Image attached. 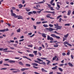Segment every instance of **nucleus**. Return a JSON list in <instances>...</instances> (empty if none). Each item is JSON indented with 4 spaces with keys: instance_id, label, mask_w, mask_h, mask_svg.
I'll use <instances>...</instances> for the list:
<instances>
[{
    "instance_id": "nucleus-53",
    "label": "nucleus",
    "mask_w": 74,
    "mask_h": 74,
    "mask_svg": "<svg viewBox=\"0 0 74 74\" xmlns=\"http://www.w3.org/2000/svg\"><path fill=\"white\" fill-rule=\"evenodd\" d=\"M7 25L10 27L11 26V24H10V23H7Z\"/></svg>"
},
{
    "instance_id": "nucleus-52",
    "label": "nucleus",
    "mask_w": 74,
    "mask_h": 74,
    "mask_svg": "<svg viewBox=\"0 0 74 74\" xmlns=\"http://www.w3.org/2000/svg\"><path fill=\"white\" fill-rule=\"evenodd\" d=\"M33 26L34 28V29H36V27H37V26H36L34 25H33Z\"/></svg>"
},
{
    "instance_id": "nucleus-14",
    "label": "nucleus",
    "mask_w": 74,
    "mask_h": 74,
    "mask_svg": "<svg viewBox=\"0 0 74 74\" xmlns=\"http://www.w3.org/2000/svg\"><path fill=\"white\" fill-rule=\"evenodd\" d=\"M33 53H34L35 55H37V51H34Z\"/></svg>"
},
{
    "instance_id": "nucleus-13",
    "label": "nucleus",
    "mask_w": 74,
    "mask_h": 74,
    "mask_svg": "<svg viewBox=\"0 0 74 74\" xmlns=\"http://www.w3.org/2000/svg\"><path fill=\"white\" fill-rule=\"evenodd\" d=\"M46 35L47 34H45L42 33V36L44 38H46L47 37V36H46Z\"/></svg>"
},
{
    "instance_id": "nucleus-26",
    "label": "nucleus",
    "mask_w": 74,
    "mask_h": 74,
    "mask_svg": "<svg viewBox=\"0 0 74 74\" xmlns=\"http://www.w3.org/2000/svg\"><path fill=\"white\" fill-rule=\"evenodd\" d=\"M44 2H45V1L44 0V1H43L39 2L38 3H39V4H42V3H44Z\"/></svg>"
},
{
    "instance_id": "nucleus-34",
    "label": "nucleus",
    "mask_w": 74,
    "mask_h": 74,
    "mask_svg": "<svg viewBox=\"0 0 74 74\" xmlns=\"http://www.w3.org/2000/svg\"><path fill=\"white\" fill-rule=\"evenodd\" d=\"M62 16L61 15L58 16L57 18V19H58L59 18H60V17H62Z\"/></svg>"
},
{
    "instance_id": "nucleus-55",
    "label": "nucleus",
    "mask_w": 74,
    "mask_h": 74,
    "mask_svg": "<svg viewBox=\"0 0 74 74\" xmlns=\"http://www.w3.org/2000/svg\"><path fill=\"white\" fill-rule=\"evenodd\" d=\"M62 20V19L61 18H60L59 19V22H61V21Z\"/></svg>"
},
{
    "instance_id": "nucleus-17",
    "label": "nucleus",
    "mask_w": 74,
    "mask_h": 74,
    "mask_svg": "<svg viewBox=\"0 0 74 74\" xmlns=\"http://www.w3.org/2000/svg\"><path fill=\"white\" fill-rule=\"evenodd\" d=\"M57 67H58L57 66H56L55 67L52 68V70H56V69H57Z\"/></svg>"
},
{
    "instance_id": "nucleus-61",
    "label": "nucleus",
    "mask_w": 74,
    "mask_h": 74,
    "mask_svg": "<svg viewBox=\"0 0 74 74\" xmlns=\"http://www.w3.org/2000/svg\"><path fill=\"white\" fill-rule=\"evenodd\" d=\"M64 66V64H60L59 65V66H60V67H62V66Z\"/></svg>"
},
{
    "instance_id": "nucleus-45",
    "label": "nucleus",
    "mask_w": 74,
    "mask_h": 74,
    "mask_svg": "<svg viewBox=\"0 0 74 74\" xmlns=\"http://www.w3.org/2000/svg\"><path fill=\"white\" fill-rule=\"evenodd\" d=\"M40 59H43V60H45L47 59V58H40Z\"/></svg>"
},
{
    "instance_id": "nucleus-18",
    "label": "nucleus",
    "mask_w": 74,
    "mask_h": 74,
    "mask_svg": "<svg viewBox=\"0 0 74 74\" xmlns=\"http://www.w3.org/2000/svg\"><path fill=\"white\" fill-rule=\"evenodd\" d=\"M18 6L19 7V8H22V7H23V5H22L21 4H19Z\"/></svg>"
},
{
    "instance_id": "nucleus-10",
    "label": "nucleus",
    "mask_w": 74,
    "mask_h": 74,
    "mask_svg": "<svg viewBox=\"0 0 74 74\" xmlns=\"http://www.w3.org/2000/svg\"><path fill=\"white\" fill-rule=\"evenodd\" d=\"M25 70H29V69L28 68H23V69H21V71H25Z\"/></svg>"
},
{
    "instance_id": "nucleus-43",
    "label": "nucleus",
    "mask_w": 74,
    "mask_h": 74,
    "mask_svg": "<svg viewBox=\"0 0 74 74\" xmlns=\"http://www.w3.org/2000/svg\"><path fill=\"white\" fill-rule=\"evenodd\" d=\"M41 23V22H36V24L37 25H40V23Z\"/></svg>"
},
{
    "instance_id": "nucleus-42",
    "label": "nucleus",
    "mask_w": 74,
    "mask_h": 74,
    "mask_svg": "<svg viewBox=\"0 0 74 74\" xmlns=\"http://www.w3.org/2000/svg\"><path fill=\"white\" fill-rule=\"evenodd\" d=\"M3 65H4V66H9V64H6V63H4L3 64Z\"/></svg>"
},
{
    "instance_id": "nucleus-15",
    "label": "nucleus",
    "mask_w": 74,
    "mask_h": 74,
    "mask_svg": "<svg viewBox=\"0 0 74 74\" xmlns=\"http://www.w3.org/2000/svg\"><path fill=\"white\" fill-rule=\"evenodd\" d=\"M39 63V64H43V65H44L45 66V65H46V64L44 62H43L42 63L39 62V63Z\"/></svg>"
},
{
    "instance_id": "nucleus-64",
    "label": "nucleus",
    "mask_w": 74,
    "mask_h": 74,
    "mask_svg": "<svg viewBox=\"0 0 74 74\" xmlns=\"http://www.w3.org/2000/svg\"><path fill=\"white\" fill-rule=\"evenodd\" d=\"M54 26L57 27L58 25V24L57 23L56 24H54Z\"/></svg>"
},
{
    "instance_id": "nucleus-41",
    "label": "nucleus",
    "mask_w": 74,
    "mask_h": 74,
    "mask_svg": "<svg viewBox=\"0 0 74 74\" xmlns=\"http://www.w3.org/2000/svg\"><path fill=\"white\" fill-rule=\"evenodd\" d=\"M36 8H38V7H40V4H38V5H36Z\"/></svg>"
},
{
    "instance_id": "nucleus-57",
    "label": "nucleus",
    "mask_w": 74,
    "mask_h": 74,
    "mask_svg": "<svg viewBox=\"0 0 74 74\" xmlns=\"http://www.w3.org/2000/svg\"><path fill=\"white\" fill-rule=\"evenodd\" d=\"M38 54H39V55L40 56H41V53H40V52H38Z\"/></svg>"
},
{
    "instance_id": "nucleus-2",
    "label": "nucleus",
    "mask_w": 74,
    "mask_h": 74,
    "mask_svg": "<svg viewBox=\"0 0 74 74\" xmlns=\"http://www.w3.org/2000/svg\"><path fill=\"white\" fill-rule=\"evenodd\" d=\"M47 40H50V41H53V38L52 37H50L49 35L47 36Z\"/></svg>"
},
{
    "instance_id": "nucleus-16",
    "label": "nucleus",
    "mask_w": 74,
    "mask_h": 74,
    "mask_svg": "<svg viewBox=\"0 0 74 74\" xmlns=\"http://www.w3.org/2000/svg\"><path fill=\"white\" fill-rule=\"evenodd\" d=\"M19 64L21 66H23V63L22 62L20 61L18 62Z\"/></svg>"
},
{
    "instance_id": "nucleus-21",
    "label": "nucleus",
    "mask_w": 74,
    "mask_h": 74,
    "mask_svg": "<svg viewBox=\"0 0 74 74\" xmlns=\"http://www.w3.org/2000/svg\"><path fill=\"white\" fill-rule=\"evenodd\" d=\"M28 15H30L31 14H33L32 12H30L28 13Z\"/></svg>"
},
{
    "instance_id": "nucleus-1",
    "label": "nucleus",
    "mask_w": 74,
    "mask_h": 74,
    "mask_svg": "<svg viewBox=\"0 0 74 74\" xmlns=\"http://www.w3.org/2000/svg\"><path fill=\"white\" fill-rule=\"evenodd\" d=\"M51 36L54 37V38H56L57 39H60V36H56V35L55 34H51L50 35Z\"/></svg>"
},
{
    "instance_id": "nucleus-28",
    "label": "nucleus",
    "mask_w": 74,
    "mask_h": 74,
    "mask_svg": "<svg viewBox=\"0 0 74 74\" xmlns=\"http://www.w3.org/2000/svg\"><path fill=\"white\" fill-rule=\"evenodd\" d=\"M43 26H44V27H48V26L47 25H45V24H44L43 25Z\"/></svg>"
},
{
    "instance_id": "nucleus-38",
    "label": "nucleus",
    "mask_w": 74,
    "mask_h": 74,
    "mask_svg": "<svg viewBox=\"0 0 74 74\" xmlns=\"http://www.w3.org/2000/svg\"><path fill=\"white\" fill-rule=\"evenodd\" d=\"M46 4H47V5L49 7V8L51 7V4H49L48 3H47Z\"/></svg>"
},
{
    "instance_id": "nucleus-11",
    "label": "nucleus",
    "mask_w": 74,
    "mask_h": 74,
    "mask_svg": "<svg viewBox=\"0 0 74 74\" xmlns=\"http://www.w3.org/2000/svg\"><path fill=\"white\" fill-rule=\"evenodd\" d=\"M71 12V11L70 10H68V12L67 15H70Z\"/></svg>"
},
{
    "instance_id": "nucleus-19",
    "label": "nucleus",
    "mask_w": 74,
    "mask_h": 74,
    "mask_svg": "<svg viewBox=\"0 0 74 74\" xmlns=\"http://www.w3.org/2000/svg\"><path fill=\"white\" fill-rule=\"evenodd\" d=\"M69 34H68L66 35H64V37H65V38H67V37H68V36H69Z\"/></svg>"
},
{
    "instance_id": "nucleus-8",
    "label": "nucleus",
    "mask_w": 74,
    "mask_h": 74,
    "mask_svg": "<svg viewBox=\"0 0 74 74\" xmlns=\"http://www.w3.org/2000/svg\"><path fill=\"white\" fill-rule=\"evenodd\" d=\"M32 64L34 66H38V64L35 63H32Z\"/></svg>"
},
{
    "instance_id": "nucleus-46",
    "label": "nucleus",
    "mask_w": 74,
    "mask_h": 74,
    "mask_svg": "<svg viewBox=\"0 0 74 74\" xmlns=\"http://www.w3.org/2000/svg\"><path fill=\"white\" fill-rule=\"evenodd\" d=\"M53 33H56V34H60L57 32L56 31H55L53 32Z\"/></svg>"
},
{
    "instance_id": "nucleus-36",
    "label": "nucleus",
    "mask_w": 74,
    "mask_h": 74,
    "mask_svg": "<svg viewBox=\"0 0 74 74\" xmlns=\"http://www.w3.org/2000/svg\"><path fill=\"white\" fill-rule=\"evenodd\" d=\"M41 49H42V47H40L38 49V51H41Z\"/></svg>"
},
{
    "instance_id": "nucleus-25",
    "label": "nucleus",
    "mask_w": 74,
    "mask_h": 74,
    "mask_svg": "<svg viewBox=\"0 0 74 74\" xmlns=\"http://www.w3.org/2000/svg\"><path fill=\"white\" fill-rule=\"evenodd\" d=\"M37 60L39 61V62H43V60H41L40 58H37Z\"/></svg>"
},
{
    "instance_id": "nucleus-27",
    "label": "nucleus",
    "mask_w": 74,
    "mask_h": 74,
    "mask_svg": "<svg viewBox=\"0 0 74 74\" xmlns=\"http://www.w3.org/2000/svg\"><path fill=\"white\" fill-rule=\"evenodd\" d=\"M50 10L51 11H55V10L53 9V7H51L50 8Z\"/></svg>"
},
{
    "instance_id": "nucleus-63",
    "label": "nucleus",
    "mask_w": 74,
    "mask_h": 74,
    "mask_svg": "<svg viewBox=\"0 0 74 74\" xmlns=\"http://www.w3.org/2000/svg\"><path fill=\"white\" fill-rule=\"evenodd\" d=\"M13 46H14L15 47H17V45L16 44H14L13 45Z\"/></svg>"
},
{
    "instance_id": "nucleus-58",
    "label": "nucleus",
    "mask_w": 74,
    "mask_h": 74,
    "mask_svg": "<svg viewBox=\"0 0 74 74\" xmlns=\"http://www.w3.org/2000/svg\"><path fill=\"white\" fill-rule=\"evenodd\" d=\"M33 67H34V69H38V67H37L35 66H33Z\"/></svg>"
},
{
    "instance_id": "nucleus-30",
    "label": "nucleus",
    "mask_w": 74,
    "mask_h": 74,
    "mask_svg": "<svg viewBox=\"0 0 74 74\" xmlns=\"http://www.w3.org/2000/svg\"><path fill=\"white\" fill-rule=\"evenodd\" d=\"M58 70H60L61 72H62V71H63V70H62V69L60 68H59Z\"/></svg>"
},
{
    "instance_id": "nucleus-12",
    "label": "nucleus",
    "mask_w": 74,
    "mask_h": 74,
    "mask_svg": "<svg viewBox=\"0 0 74 74\" xmlns=\"http://www.w3.org/2000/svg\"><path fill=\"white\" fill-rule=\"evenodd\" d=\"M68 64L69 66H70V67H73V65L70 62H68Z\"/></svg>"
},
{
    "instance_id": "nucleus-31",
    "label": "nucleus",
    "mask_w": 74,
    "mask_h": 74,
    "mask_svg": "<svg viewBox=\"0 0 74 74\" xmlns=\"http://www.w3.org/2000/svg\"><path fill=\"white\" fill-rule=\"evenodd\" d=\"M18 16L19 17H18V19H22V18H23V17L21 16Z\"/></svg>"
},
{
    "instance_id": "nucleus-9",
    "label": "nucleus",
    "mask_w": 74,
    "mask_h": 74,
    "mask_svg": "<svg viewBox=\"0 0 74 74\" xmlns=\"http://www.w3.org/2000/svg\"><path fill=\"white\" fill-rule=\"evenodd\" d=\"M62 26L58 25V26H57V29H58V30L61 29H62Z\"/></svg>"
},
{
    "instance_id": "nucleus-5",
    "label": "nucleus",
    "mask_w": 74,
    "mask_h": 74,
    "mask_svg": "<svg viewBox=\"0 0 74 74\" xmlns=\"http://www.w3.org/2000/svg\"><path fill=\"white\" fill-rule=\"evenodd\" d=\"M9 62H10V63H15V61H13L12 60H10L8 61Z\"/></svg>"
},
{
    "instance_id": "nucleus-20",
    "label": "nucleus",
    "mask_w": 74,
    "mask_h": 74,
    "mask_svg": "<svg viewBox=\"0 0 74 74\" xmlns=\"http://www.w3.org/2000/svg\"><path fill=\"white\" fill-rule=\"evenodd\" d=\"M46 60L47 62H48L47 63V64L48 65H49V63H51V61L48 60Z\"/></svg>"
},
{
    "instance_id": "nucleus-60",
    "label": "nucleus",
    "mask_w": 74,
    "mask_h": 74,
    "mask_svg": "<svg viewBox=\"0 0 74 74\" xmlns=\"http://www.w3.org/2000/svg\"><path fill=\"white\" fill-rule=\"evenodd\" d=\"M28 35H29V36H31V35H32V33L30 32L29 33H28Z\"/></svg>"
},
{
    "instance_id": "nucleus-59",
    "label": "nucleus",
    "mask_w": 74,
    "mask_h": 74,
    "mask_svg": "<svg viewBox=\"0 0 74 74\" xmlns=\"http://www.w3.org/2000/svg\"><path fill=\"white\" fill-rule=\"evenodd\" d=\"M57 7H58V8H60V5H59V4H57Z\"/></svg>"
},
{
    "instance_id": "nucleus-37",
    "label": "nucleus",
    "mask_w": 74,
    "mask_h": 74,
    "mask_svg": "<svg viewBox=\"0 0 74 74\" xmlns=\"http://www.w3.org/2000/svg\"><path fill=\"white\" fill-rule=\"evenodd\" d=\"M63 41H64L65 40H67V38H66L63 37Z\"/></svg>"
},
{
    "instance_id": "nucleus-48",
    "label": "nucleus",
    "mask_w": 74,
    "mask_h": 74,
    "mask_svg": "<svg viewBox=\"0 0 74 74\" xmlns=\"http://www.w3.org/2000/svg\"><path fill=\"white\" fill-rule=\"evenodd\" d=\"M64 44H68V42H65L63 43Z\"/></svg>"
},
{
    "instance_id": "nucleus-39",
    "label": "nucleus",
    "mask_w": 74,
    "mask_h": 74,
    "mask_svg": "<svg viewBox=\"0 0 74 74\" xmlns=\"http://www.w3.org/2000/svg\"><path fill=\"white\" fill-rule=\"evenodd\" d=\"M58 46H59L58 45H54V47H58Z\"/></svg>"
},
{
    "instance_id": "nucleus-22",
    "label": "nucleus",
    "mask_w": 74,
    "mask_h": 74,
    "mask_svg": "<svg viewBox=\"0 0 74 74\" xmlns=\"http://www.w3.org/2000/svg\"><path fill=\"white\" fill-rule=\"evenodd\" d=\"M29 56L30 57H34V55L33 54H29Z\"/></svg>"
},
{
    "instance_id": "nucleus-24",
    "label": "nucleus",
    "mask_w": 74,
    "mask_h": 74,
    "mask_svg": "<svg viewBox=\"0 0 74 74\" xmlns=\"http://www.w3.org/2000/svg\"><path fill=\"white\" fill-rule=\"evenodd\" d=\"M42 71L43 72H46V73H47V72H48V71H46L43 68L42 69Z\"/></svg>"
},
{
    "instance_id": "nucleus-49",
    "label": "nucleus",
    "mask_w": 74,
    "mask_h": 74,
    "mask_svg": "<svg viewBox=\"0 0 74 74\" xmlns=\"http://www.w3.org/2000/svg\"><path fill=\"white\" fill-rule=\"evenodd\" d=\"M42 23H48V22L47 21H43L42 22Z\"/></svg>"
},
{
    "instance_id": "nucleus-62",
    "label": "nucleus",
    "mask_w": 74,
    "mask_h": 74,
    "mask_svg": "<svg viewBox=\"0 0 74 74\" xmlns=\"http://www.w3.org/2000/svg\"><path fill=\"white\" fill-rule=\"evenodd\" d=\"M62 55L63 56H65V55H66V53H62Z\"/></svg>"
},
{
    "instance_id": "nucleus-47",
    "label": "nucleus",
    "mask_w": 74,
    "mask_h": 74,
    "mask_svg": "<svg viewBox=\"0 0 74 74\" xmlns=\"http://www.w3.org/2000/svg\"><path fill=\"white\" fill-rule=\"evenodd\" d=\"M70 24H65L64 26H70Z\"/></svg>"
},
{
    "instance_id": "nucleus-50",
    "label": "nucleus",
    "mask_w": 74,
    "mask_h": 74,
    "mask_svg": "<svg viewBox=\"0 0 74 74\" xmlns=\"http://www.w3.org/2000/svg\"><path fill=\"white\" fill-rule=\"evenodd\" d=\"M35 35V34H34L32 36H29V37H33V36H34Z\"/></svg>"
},
{
    "instance_id": "nucleus-40",
    "label": "nucleus",
    "mask_w": 74,
    "mask_h": 74,
    "mask_svg": "<svg viewBox=\"0 0 74 74\" xmlns=\"http://www.w3.org/2000/svg\"><path fill=\"white\" fill-rule=\"evenodd\" d=\"M49 26L51 27H53V25L51 24H49Z\"/></svg>"
},
{
    "instance_id": "nucleus-33",
    "label": "nucleus",
    "mask_w": 74,
    "mask_h": 74,
    "mask_svg": "<svg viewBox=\"0 0 74 74\" xmlns=\"http://www.w3.org/2000/svg\"><path fill=\"white\" fill-rule=\"evenodd\" d=\"M26 66H28V67H30V64H25Z\"/></svg>"
},
{
    "instance_id": "nucleus-29",
    "label": "nucleus",
    "mask_w": 74,
    "mask_h": 74,
    "mask_svg": "<svg viewBox=\"0 0 74 74\" xmlns=\"http://www.w3.org/2000/svg\"><path fill=\"white\" fill-rule=\"evenodd\" d=\"M25 10L27 12H29V11H30L31 10L30 9H27V8H26Z\"/></svg>"
},
{
    "instance_id": "nucleus-6",
    "label": "nucleus",
    "mask_w": 74,
    "mask_h": 74,
    "mask_svg": "<svg viewBox=\"0 0 74 74\" xmlns=\"http://www.w3.org/2000/svg\"><path fill=\"white\" fill-rule=\"evenodd\" d=\"M4 48H0V51H5L8 50V48H5L4 49Z\"/></svg>"
},
{
    "instance_id": "nucleus-7",
    "label": "nucleus",
    "mask_w": 74,
    "mask_h": 74,
    "mask_svg": "<svg viewBox=\"0 0 74 74\" xmlns=\"http://www.w3.org/2000/svg\"><path fill=\"white\" fill-rule=\"evenodd\" d=\"M23 58H25L26 59H27L29 60H30V61H32V60H31L30 59L27 57L26 56H23Z\"/></svg>"
},
{
    "instance_id": "nucleus-35",
    "label": "nucleus",
    "mask_w": 74,
    "mask_h": 74,
    "mask_svg": "<svg viewBox=\"0 0 74 74\" xmlns=\"http://www.w3.org/2000/svg\"><path fill=\"white\" fill-rule=\"evenodd\" d=\"M49 30L50 32H51L52 31H53V29L52 28L49 27Z\"/></svg>"
},
{
    "instance_id": "nucleus-54",
    "label": "nucleus",
    "mask_w": 74,
    "mask_h": 74,
    "mask_svg": "<svg viewBox=\"0 0 74 74\" xmlns=\"http://www.w3.org/2000/svg\"><path fill=\"white\" fill-rule=\"evenodd\" d=\"M7 69L6 68H2V69H1V70H7Z\"/></svg>"
},
{
    "instance_id": "nucleus-32",
    "label": "nucleus",
    "mask_w": 74,
    "mask_h": 74,
    "mask_svg": "<svg viewBox=\"0 0 74 74\" xmlns=\"http://www.w3.org/2000/svg\"><path fill=\"white\" fill-rule=\"evenodd\" d=\"M56 58H57V57L56 56H55V57L53 58V60H55L56 59Z\"/></svg>"
},
{
    "instance_id": "nucleus-51",
    "label": "nucleus",
    "mask_w": 74,
    "mask_h": 74,
    "mask_svg": "<svg viewBox=\"0 0 74 74\" xmlns=\"http://www.w3.org/2000/svg\"><path fill=\"white\" fill-rule=\"evenodd\" d=\"M67 45H69V46L70 47H72V46H71V45L70 44V43H68L67 44Z\"/></svg>"
},
{
    "instance_id": "nucleus-23",
    "label": "nucleus",
    "mask_w": 74,
    "mask_h": 74,
    "mask_svg": "<svg viewBox=\"0 0 74 74\" xmlns=\"http://www.w3.org/2000/svg\"><path fill=\"white\" fill-rule=\"evenodd\" d=\"M17 33H20L21 32V29L19 28L17 30Z\"/></svg>"
},
{
    "instance_id": "nucleus-56",
    "label": "nucleus",
    "mask_w": 74,
    "mask_h": 74,
    "mask_svg": "<svg viewBox=\"0 0 74 74\" xmlns=\"http://www.w3.org/2000/svg\"><path fill=\"white\" fill-rule=\"evenodd\" d=\"M37 13H38V14H40V13H41V11H37Z\"/></svg>"
},
{
    "instance_id": "nucleus-3",
    "label": "nucleus",
    "mask_w": 74,
    "mask_h": 74,
    "mask_svg": "<svg viewBox=\"0 0 74 74\" xmlns=\"http://www.w3.org/2000/svg\"><path fill=\"white\" fill-rule=\"evenodd\" d=\"M11 16H14V18H18V17L19 16L16 15V14H15V13H14L12 14H11Z\"/></svg>"
},
{
    "instance_id": "nucleus-44",
    "label": "nucleus",
    "mask_w": 74,
    "mask_h": 74,
    "mask_svg": "<svg viewBox=\"0 0 74 74\" xmlns=\"http://www.w3.org/2000/svg\"><path fill=\"white\" fill-rule=\"evenodd\" d=\"M33 14H36V13H37V12H36V11H33L32 12Z\"/></svg>"
},
{
    "instance_id": "nucleus-4",
    "label": "nucleus",
    "mask_w": 74,
    "mask_h": 74,
    "mask_svg": "<svg viewBox=\"0 0 74 74\" xmlns=\"http://www.w3.org/2000/svg\"><path fill=\"white\" fill-rule=\"evenodd\" d=\"M9 30L8 28H6L5 29L0 30V32H6V31H9Z\"/></svg>"
}]
</instances>
